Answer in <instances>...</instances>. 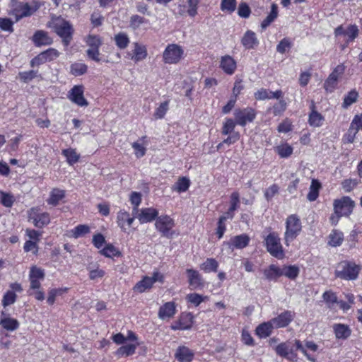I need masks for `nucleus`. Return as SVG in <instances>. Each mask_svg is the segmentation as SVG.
<instances>
[{
    "instance_id": "f257e3e1",
    "label": "nucleus",
    "mask_w": 362,
    "mask_h": 362,
    "mask_svg": "<svg viewBox=\"0 0 362 362\" xmlns=\"http://www.w3.org/2000/svg\"><path fill=\"white\" fill-rule=\"evenodd\" d=\"M319 346L313 341H305L303 345L300 339H294L293 341H282L275 346L274 350L277 356L287 359L291 362H296L298 360L297 351L303 353L304 356L309 361L316 362L315 356L308 353V350L312 352L318 351Z\"/></svg>"
},
{
    "instance_id": "2eb2a0df",
    "label": "nucleus",
    "mask_w": 362,
    "mask_h": 362,
    "mask_svg": "<svg viewBox=\"0 0 362 362\" xmlns=\"http://www.w3.org/2000/svg\"><path fill=\"white\" fill-rule=\"evenodd\" d=\"M194 315L191 312L183 311L179 315L177 320L170 325L171 330H189L193 327Z\"/></svg>"
},
{
    "instance_id": "ea45409f",
    "label": "nucleus",
    "mask_w": 362,
    "mask_h": 362,
    "mask_svg": "<svg viewBox=\"0 0 362 362\" xmlns=\"http://www.w3.org/2000/svg\"><path fill=\"white\" fill-rule=\"evenodd\" d=\"M311 109V112L308 115L309 125L315 127H322L324 117L318 111L315 110V105H312Z\"/></svg>"
},
{
    "instance_id": "72a5a7b5",
    "label": "nucleus",
    "mask_w": 362,
    "mask_h": 362,
    "mask_svg": "<svg viewBox=\"0 0 362 362\" xmlns=\"http://www.w3.org/2000/svg\"><path fill=\"white\" fill-rule=\"evenodd\" d=\"M274 328L271 322H264L256 327L255 335L259 339H267L271 336Z\"/></svg>"
},
{
    "instance_id": "a211bd4d",
    "label": "nucleus",
    "mask_w": 362,
    "mask_h": 362,
    "mask_svg": "<svg viewBox=\"0 0 362 362\" xmlns=\"http://www.w3.org/2000/svg\"><path fill=\"white\" fill-rule=\"evenodd\" d=\"M135 218L136 216L129 214L127 210L124 209H119L116 214L117 226H118L121 231L126 233L134 223Z\"/></svg>"
},
{
    "instance_id": "bf43d9fd",
    "label": "nucleus",
    "mask_w": 362,
    "mask_h": 362,
    "mask_svg": "<svg viewBox=\"0 0 362 362\" xmlns=\"http://www.w3.org/2000/svg\"><path fill=\"white\" fill-rule=\"evenodd\" d=\"M94 267H93L89 265L86 268L87 271L89 272V279L95 280L105 276V270L100 269L98 264H95Z\"/></svg>"
},
{
    "instance_id": "f3484780",
    "label": "nucleus",
    "mask_w": 362,
    "mask_h": 362,
    "mask_svg": "<svg viewBox=\"0 0 362 362\" xmlns=\"http://www.w3.org/2000/svg\"><path fill=\"white\" fill-rule=\"evenodd\" d=\"M9 288H11V290L6 291L1 299V305L4 306V308L16 303L17 300L16 293H22L23 291L21 284L17 281L10 284Z\"/></svg>"
},
{
    "instance_id": "7ed1b4c3",
    "label": "nucleus",
    "mask_w": 362,
    "mask_h": 362,
    "mask_svg": "<svg viewBox=\"0 0 362 362\" xmlns=\"http://www.w3.org/2000/svg\"><path fill=\"white\" fill-rule=\"evenodd\" d=\"M361 266L354 260H341L334 270L335 277L345 281H354L358 279Z\"/></svg>"
},
{
    "instance_id": "864d4df0",
    "label": "nucleus",
    "mask_w": 362,
    "mask_h": 362,
    "mask_svg": "<svg viewBox=\"0 0 362 362\" xmlns=\"http://www.w3.org/2000/svg\"><path fill=\"white\" fill-rule=\"evenodd\" d=\"M115 42L117 48L124 49L129 45L130 40L127 33L120 32L115 35Z\"/></svg>"
},
{
    "instance_id": "dca6fc26",
    "label": "nucleus",
    "mask_w": 362,
    "mask_h": 362,
    "mask_svg": "<svg viewBox=\"0 0 362 362\" xmlns=\"http://www.w3.org/2000/svg\"><path fill=\"white\" fill-rule=\"evenodd\" d=\"M334 35L335 37L340 36L346 37V42L350 44L359 35V29L355 24H349L346 28H344L342 25H340L334 28Z\"/></svg>"
},
{
    "instance_id": "680f3d73",
    "label": "nucleus",
    "mask_w": 362,
    "mask_h": 362,
    "mask_svg": "<svg viewBox=\"0 0 362 362\" xmlns=\"http://www.w3.org/2000/svg\"><path fill=\"white\" fill-rule=\"evenodd\" d=\"M135 350V344H126L120 346L118 350L116 351V354L119 357L129 356L134 354Z\"/></svg>"
},
{
    "instance_id": "052dcab7",
    "label": "nucleus",
    "mask_w": 362,
    "mask_h": 362,
    "mask_svg": "<svg viewBox=\"0 0 362 362\" xmlns=\"http://www.w3.org/2000/svg\"><path fill=\"white\" fill-rule=\"evenodd\" d=\"M228 219L225 216H220L218 220V223H216V235L218 240L221 239L223 237V234L226 231V222Z\"/></svg>"
},
{
    "instance_id": "0eeeda50",
    "label": "nucleus",
    "mask_w": 362,
    "mask_h": 362,
    "mask_svg": "<svg viewBox=\"0 0 362 362\" xmlns=\"http://www.w3.org/2000/svg\"><path fill=\"white\" fill-rule=\"evenodd\" d=\"M53 30L62 39L64 47H68L71 44L74 29L69 21L63 18L57 19L53 23Z\"/></svg>"
},
{
    "instance_id": "9b49d317",
    "label": "nucleus",
    "mask_w": 362,
    "mask_h": 362,
    "mask_svg": "<svg viewBox=\"0 0 362 362\" xmlns=\"http://www.w3.org/2000/svg\"><path fill=\"white\" fill-rule=\"evenodd\" d=\"M28 220L35 228H44L50 223V216L48 212H42L39 206H33L28 210Z\"/></svg>"
},
{
    "instance_id": "412c9836",
    "label": "nucleus",
    "mask_w": 362,
    "mask_h": 362,
    "mask_svg": "<svg viewBox=\"0 0 362 362\" xmlns=\"http://www.w3.org/2000/svg\"><path fill=\"white\" fill-rule=\"evenodd\" d=\"M186 274L191 290H202L204 288V280L197 270L187 269Z\"/></svg>"
},
{
    "instance_id": "f03ea898",
    "label": "nucleus",
    "mask_w": 362,
    "mask_h": 362,
    "mask_svg": "<svg viewBox=\"0 0 362 362\" xmlns=\"http://www.w3.org/2000/svg\"><path fill=\"white\" fill-rule=\"evenodd\" d=\"M45 270L35 265L30 267L28 273L30 288L28 290V296H33L35 299L39 301L45 300V292L42 290L41 281L45 279Z\"/></svg>"
},
{
    "instance_id": "bb28decb",
    "label": "nucleus",
    "mask_w": 362,
    "mask_h": 362,
    "mask_svg": "<svg viewBox=\"0 0 362 362\" xmlns=\"http://www.w3.org/2000/svg\"><path fill=\"white\" fill-rule=\"evenodd\" d=\"M333 333L337 340H346L351 336L352 330L346 324L337 323L333 325Z\"/></svg>"
},
{
    "instance_id": "473e14b6",
    "label": "nucleus",
    "mask_w": 362,
    "mask_h": 362,
    "mask_svg": "<svg viewBox=\"0 0 362 362\" xmlns=\"http://www.w3.org/2000/svg\"><path fill=\"white\" fill-rule=\"evenodd\" d=\"M264 279L269 281H277L279 277L282 276L280 267L274 264H271L263 270Z\"/></svg>"
},
{
    "instance_id": "c03bdc74",
    "label": "nucleus",
    "mask_w": 362,
    "mask_h": 362,
    "mask_svg": "<svg viewBox=\"0 0 362 362\" xmlns=\"http://www.w3.org/2000/svg\"><path fill=\"white\" fill-rule=\"evenodd\" d=\"M218 262L213 257H208L204 263L201 264V270L204 273L209 274L211 272L216 273L218 270Z\"/></svg>"
},
{
    "instance_id": "e433bc0d",
    "label": "nucleus",
    "mask_w": 362,
    "mask_h": 362,
    "mask_svg": "<svg viewBox=\"0 0 362 362\" xmlns=\"http://www.w3.org/2000/svg\"><path fill=\"white\" fill-rule=\"evenodd\" d=\"M343 240H344V235L341 231L337 229L331 230L329 237H327V244L330 247H340Z\"/></svg>"
},
{
    "instance_id": "4d7b16f0",
    "label": "nucleus",
    "mask_w": 362,
    "mask_h": 362,
    "mask_svg": "<svg viewBox=\"0 0 362 362\" xmlns=\"http://www.w3.org/2000/svg\"><path fill=\"white\" fill-rule=\"evenodd\" d=\"M286 102L284 99H279L277 103H275L273 107L269 110V112H271L274 116H281L286 111Z\"/></svg>"
},
{
    "instance_id": "4468645a",
    "label": "nucleus",
    "mask_w": 362,
    "mask_h": 362,
    "mask_svg": "<svg viewBox=\"0 0 362 362\" xmlns=\"http://www.w3.org/2000/svg\"><path fill=\"white\" fill-rule=\"evenodd\" d=\"M37 9V6H33L28 3L18 2L13 7L9 15L15 17V21L17 22L23 18L31 16Z\"/></svg>"
},
{
    "instance_id": "6e6552de",
    "label": "nucleus",
    "mask_w": 362,
    "mask_h": 362,
    "mask_svg": "<svg viewBox=\"0 0 362 362\" xmlns=\"http://www.w3.org/2000/svg\"><path fill=\"white\" fill-rule=\"evenodd\" d=\"M85 42L86 45L89 47L86 50L87 57L92 61L100 62L101 59L99 49L103 45L102 37L98 35L89 34L86 37Z\"/></svg>"
},
{
    "instance_id": "09e8293b",
    "label": "nucleus",
    "mask_w": 362,
    "mask_h": 362,
    "mask_svg": "<svg viewBox=\"0 0 362 362\" xmlns=\"http://www.w3.org/2000/svg\"><path fill=\"white\" fill-rule=\"evenodd\" d=\"M185 299L187 303H189L194 307H198L202 303L208 300V296L201 295L200 293H192L187 294Z\"/></svg>"
},
{
    "instance_id": "39448f33",
    "label": "nucleus",
    "mask_w": 362,
    "mask_h": 362,
    "mask_svg": "<svg viewBox=\"0 0 362 362\" xmlns=\"http://www.w3.org/2000/svg\"><path fill=\"white\" fill-rule=\"evenodd\" d=\"M175 221L170 215L163 214L155 222V228L161 236L171 239L177 233L175 230Z\"/></svg>"
},
{
    "instance_id": "3c124183",
    "label": "nucleus",
    "mask_w": 362,
    "mask_h": 362,
    "mask_svg": "<svg viewBox=\"0 0 362 362\" xmlns=\"http://www.w3.org/2000/svg\"><path fill=\"white\" fill-rule=\"evenodd\" d=\"M88 66L83 63L74 62L70 66V74L75 77L81 76L87 73Z\"/></svg>"
},
{
    "instance_id": "c756f323",
    "label": "nucleus",
    "mask_w": 362,
    "mask_h": 362,
    "mask_svg": "<svg viewBox=\"0 0 362 362\" xmlns=\"http://www.w3.org/2000/svg\"><path fill=\"white\" fill-rule=\"evenodd\" d=\"M240 206V195L238 192H234L230 195V206L223 216L233 220L235 216V211H236Z\"/></svg>"
},
{
    "instance_id": "f8f14e48",
    "label": "nucleus",
    "mask_w": 362,
    "mask_h": 362,
    "mask_svg": "<svg viewBox=\"0 0 362 362\" xmlns=\"http://www.w3.org/2000/svg\"><path fill=\"white\" fill-rule=\"evenodd\" d=\"M234 121L240 127H245L250 123H252L257 117L255 108L246 107L245 108H236L233 112Z\"/></svg>"
},
{
    "instance_id": "9d476101",
    "label": "nucleus",
    "mask_w": 362,
    "mask_h": 362,
    "mask_svg": "<svg viewBox=\"0 0 362 362\" xmlns=\"http://www.w3.org/2000/svg\"><path fill=\"white\" fill-rule=\"evenodd\" d=\"M184 57L182 46L177 44H168L163 54V61L167 64H177Z\"/></svg>"
},
{
    "instance_id": "6ab92c4d",
    "label": "nucleus",
    "mask_w": 362,
    "mask_h": 362,
    "mask_svg": "<svg viewBox=\"0 0 362 362\" xmlns=\"http://www.w3.org/2000/svg\"><path fill=\"white\" fill-rule=\"evenodd\" d=\"M84 88L83 85H75L69 90L67 97L72 103L79 107H87L89 103L83 96Z\"/></svg>"
},
{
    "instance_id": "79ce46f5",
    "label": "nucleus",
    "mask_w": 362,
    "mask_h": 362,
    "mask_svg": "<svg viewBox=\"0 0 362 362\" xmlns=\"http://www.w3.org/2000/svg\"><path fill=\"white\" fill-rule=\"evenodd\" d=\"M69 291L68 287H59L49 289L48 291V297H47V303L52 306L56 303V298Z\"/></svg>"
},
{
    "instance_id": "774afa93",
    "label": "nucleus",
    "mask_w": 362,
    "mask_h": 362,
    "mask_svg": "<svg viewBox=\"0 0 362 362\" xmlns=\"http://www.w3.org/2000/svg\"><path fill=\"white\" fill-rule=\"evenodd\" d=\"M339 78L327 77L324 81L323 88L327 93H332L337 88Z\"/></svg>"
},
{
    "instance_id": "a878e982",
    "label": "nucleus",
    "mask_w": 362,
    "mask_h": 362,
    "mask_svg": "<svg viewBox=\"0 0 362 362\" xmlns=\"http://www.w3.org/2000/svg\"><path fill=\"white\" fill-rule=\"evenodd\" d=\"M177 310L176 309V304L175 302L170 301L163 303L160 306L158 310V317L160 320H166L173 318Z\"/></svg>"
},
{
    "instance_id": "5fc2aeb1",
    "label": "nucleus",
    "mask_w": 362,
    "mask_h": 362,
    "mask_svg": "<svg viewBox=\"0 0 362 362\" xmlns=\"http://www.w3.org/2000/svg\"><path fill=\"white\" fill-rule=\"evenodd\" d=\"M220 9L228 14L233 13L237 9V0H221Z\"/></svg>"
},
{
    "instance_id": "20e7f679",
    "label": "nucleus",
    "mask_w": 362,
    "mask_h": 362,
    "mask_svg": "<svg viewBox=\"0 0 362 362\" xmlns=\"http://www.w3.org/2000/svg\"><path fill=\"white\" fill-rule=\"evenodd\" d=\"M284 241L287 247L300 234L302 226L300 217L294 214L288 215L286 219Z\"/></svg>"
},
{
    "instance_id": "13d9d810",
    "label": "nucleus",
    "mask_w": 362,
    "mask_h": 362,
    "mask_svg": "<svg viewBox=\"0 0 362 362\" xmlns=\"http://www.w3.org/2000/svg\"><path fill=\"white\" fill-rule=\"evenodd\" d=\"M322 299L329 309H332L335 303H337V296L332 291H327L322 293Z\"/></svg>"
},
{
    "instance_id": "6e6d98bb",
    "label": "nucleus",
    "mask_w": 362,
    "mask_h": 362,
    "mask_svg": "<svg viewBox=\"0 0 362 362\" xmlns=\"http://www.w3.org/2000/svg\"><path fill=\"white\" fill-rule=\"evenodd\" d=\"M238 125V123L233 120V118H226L225 122L223 124L222 133L223 136H227L235 133V127Z\"/></svg>"
},
{
    "instance_id": "1a4fd4ad",
    "label": "nucleus",
    "mask_w": 362,
    "mask_h": 362,
    "mask_svg": "<svg viewBox=\"0 0 362 362\" xmlns=\"http://www.w3.org/2000/svg\"><path fill=\"white\" fill-rule=\"evenodd\" d=\"M356 202L351 197L344 195L341 198L334 199L333 201V210L335 214L344 215L346 218H349L353 214Z\"/></svg>"
},
{
    "instance_id": "37998d69",
    "label": "nucleus",
    "mask_w": 362,
    "mask_h": 362,
    "mask_svg": "<svg viewBox=\"0 0 362 362\" xmlns=\"http://www.w3.org/2000/svg\"><path fill=\"white\" fill-rule=\"evenodd\" d=\"M153 283L150 280L148 276H144L141 281H139L133 287L134 292L142 293L153 287Z\"/></svg>"
},
{
    "instance_id": "4be33fe9",
    "label": "nucleus",
    "mask_w": 362,
    "mask_h": 362,
    "mask_svg": "<svg viewBox=\"0 0 362 362\" xmlns=\"http://www.w3.org/2000/svg\"><path fill=\"white\" fill-rule=\"evenodd\" d=\"M159 211L153 207H144L140 209V212L138 213L136 218L141 224L146 223H152L159 218Z\"/></svg>"
},
{
    "instance_id": "5701e85b",
    "label": "nucleus",
    "mask_w": 362,
    "mask_h": 362,
    "mask_svg": "<svg viewBox=\"0 0 362 362\" xmlns=\"http://www.w3.org/2000/svg\"><path fill=\"white\" fill-rule=\"evenodd\" d=\"M219 68L226 75L232 76L237 70V61L230 54L223 55L220 57Z\"/></svg>"
},
{
    "instance_id": "58836bf2",
    "label": "nucleus",
    "mask_w": 362,
    "mask_h": 362,
    "mask_svg": "<svg viewBox=\"0 0 362 362\" xmlns=\"http://www.w3.org/2000/svg\"><path fill=\"white\" fill-rule=\"evenodd\" d=\"M278 6L276 4H272L270 13H269L267 17L261 21V28H262V30H266L270 24L274 22V21L278 18Z\"/></svg>"
},
{
    "instance_id": "393cba45",
    "label": "nucleus",
    "mask_w": 362,
    "mask_h": 362,
    "mask_svg": "<svg viewBox=\"0 0 362 362\" xmlns=\"http://www.w3.org/2000/svg\"><path fill=\"white\" fill-rule=\"evenodd\" d=\"M134 49L127 53V57L134 61V63L142 62L147 57V49L146 45L139 42H134Z\"/></svg>"
},
{
    "instance_id": "c9c22d12",
    "label": "nucleus",
    "mask_w": 362,
    "mask_h": 362,
    "mask_svg": "<svg viewBox=\"0 0 362 362\" xmlns=\"http://www.w3.org/2000/svg\"><path fill=\"white\" fill-rule=\"evenodd\" d=\"M90 228L88 225H78L76 226L75 228H74L71 230H67L66 236L71 238L77 239L78 238H82L86 234L90 233Z\"/></svg>"
},
{
    "instance_id": "49530a36",
    "label": "nucleus",
    "mask_w": 362,
    "mask_h": 362,
    "mask_svg": "<svg viewBox=\"0 0 362 362\" xmlns=\"http://www.w3.org/2000/svg\"><path fill=\"white\" fill-rule=\"evenodd\" d=\"M322 188V184L319 180L313 179L311 181L310 187L307 195L308 200L315 202L319 197L320 189Z\"/></svg>"
},
{
    "instance_id": "e2e57ef3",
    "label": "nucleus",
    "mask_w": 362,
    "mask_h": 362,
    "mask_svg": "<svg viewBox=\"0 0 362 362\" xmlns=\"http://www.w3.org/2000/svg\"><path fill=\"white\" fill-rule=\"evenodd\" d=\"M358 99V93L356 90L353 89L344 96V102H342V107L344 109L348 108L349 106L356 102Z\"/></svg>"
},
{
    "instance_id": "a18cd8bd",
    "label": "nucleus",
    "mask_w": 362,
    "mask_h": 362,
    "mask_svg": "<svg viewBox=\"0 0 362 362\" xmlns=\"http://www.w3.org/2000/svg\"><path fill=\"white\" fill-rule=\"evenodd\" d=\"M100 254L107 258H115L122 256V253L112 243L105 245L104 248L100 250Z\"/></svg>"
},
{
    "instance_id": "0e129e2a",
    "label": "nucleus",
    "mask_w": 362,
    "mask_h": 362,
    "mask_svg": "<svg viewBox=\"0 0 362 362\" xmlns=\"http://www.w3.org/2000/svg\"><path fill=\"white\" fill-rule=\"evenodd\" d=\"M1 204L4 207L11 208L16 202L15 196L10 192L1 191Z\"/></svg>"
},
{
    "instance_id": "cd10ccee",
    "label": "nucleus",
    "mask_w": 362,
    "mask_h": 362,
    "mask_svg": "<svg viewBox=\"0 0 362 362\" xmlns=\"http://www.w3.org/2000/svg\"><path fill=\"white\" fill-rule=\"evenodd\" d=\"M35 47L49 46L53 43V40L45 30L35 32L31 38Z\"/></svg>"
},
{
    "instance_id": "aec40b11",
    "label": "nucleus",
    "mask_w": 362,
    "mask_h": 362,
    "mask_svg": "<svg viewBox=\"0 0 362 362\" xmlns=\"http://www.w3.org/2000/svg\"><path fill=\"white\" fill-rule=\"evenodd\" d=\"M294 317L293 311L285 310L268 322H271L275 329L285 328L293 321Z\"/></svg>"
},
{
    "instance_id": "f704fd0d",
    "label": "nucleus",
    "mask_w": 362,
    "mask_h": 362,
    "mask_svg": "<svg viewBox=\"0 0 362 362\" xmlns=\"http://www.w3.org/2000/svg\"><path fill=\"white\" fill-rule=\"evenodd\" d=\"M65 198V190L59 188H53L49 192V197L47 199V204L53 206L59 204L62 199Z\"/></svg>"
},
{
    "instance_id": "8fccbe9b",
    "label": "nucleus",
    "mask_w": 362,
    "mask_h": 362,
    "mask_svg": "<svg viewBox=\"0 0 362 362\" xmlns=\"http://www.w3.org/2000/svg\"><path fill=\"white\" fill-rule=\"evenodd\" d=\"M62 155L66 158V162L71 166L78 162L80 156L75 148H68L62 150Z\"/></svg>"
},
{
    "instance_id": "338daca9",
    "label": "nucleus",
    "mask_w": 362,
    "mask_h": 362,
    "mask_svg": "<svg viewBox=\"0 0 362 362\" xmlns=\"http://www.w3.org/2000/svg\"><path fill=\"white\" fill-rule=\"evenodd\" d=\"M237 11L238 16L244 19L248 18L252 13V10L250 9L248 4L243 1L238 4Z\"/></svg>"
},
{
    "instance_id": "de8ad7c7",
    "label": "nucleus",
    "mask_w": 362,
    "mask_h": 362,
    "mask_svg": "<svg viewBox=\"0 0 362 362\" xmlns=\"http://www.w3.org/2000/svg\"><path fill=\"white\" fill-rule=\"evenodd\" d=\"M275 152L281 158H287L292 156L293 148L288 143H283L275 147Z\"/></svg>"
},
{
    "instance_id": "ddd939ff",
    "label": "nucleus",
    "mask_w": 362,
    "mask_h": 362,
    "mask_svg": "<svg viewBox=\"0 0 362 362\" xmlns=\"http://www.w3.org/2000/svg\"><path fill=\"white\" fill-rule=\"evenodd\" d=\"M201 0H178L177 13L181 16L194 18L198 13Z\"/></svg>"
},
{
    "instance_id": "4c0bfd02",
    "label": "nucleus",
    "mask_w": 362,
    "mask_h": 362,
    "mask_svg": "<svg viewBox=\"0 0 362 362\" xmlns=\"http://www.w3.org/2000/svg\"><path fill=\"white\" fill-rule=\"evenodd\" d=\"M190 180L187 177H180L177 182L173 185L171 189L177 193H185L190 187Z\"/></svg>"
},
{
    "instance_id": "423d86ee",
    "label": "nucleus",
    "mask_w": 362,
    "mask_h": 362,
    "mask_svg": "<svg viewBox=\"0 0 362 362\" xmlns=\"http://www.w3.org/2000/svg\"><path fill=\"white\" fill-rule=\"evenodd\" d=\"M264 244L267 252L274 257L281 259L285 257V252L277 233L274 231L269 233L264 239Z\"/></svg>"
},
{
    "instance_id": "69168bd1",
    "label": "nucleus",
    "mask_w": 362,
    "mask_h": 362,
    "mask_svg": "<svg viewBox=\"0 0 362 362\" xmlns=\"http://www.w3.org/2000/svg\"><path fill=\"white\" fill-rule=\"evenodd\" d=\"M129 202L133 206V212L137 213L138 208L141 205L142 202V195L141 192H132L129 195Z\"/></svg>"
},
{
    "instance_id": "603ef678",
    "label": "nucleus",
    "mask_w": 362,
    "mask_h": 362,
    "mask_svg": "<svg viewBox=\"0 0 362 362\" xmlns=\"http://www.w3.org/2000/svg\"><path fill=\"white\" fill-rule=\"evenodd\" d=\"M168 108L169 100L161 102L159 106H158L157 108H156L155 112H153V119L156 120L163 119L165 115L167 114Z\"/></svg>"
},
{
    "instance_id": "2f4dec72",
    "label": "nucleus",
    "mask_w": 362,
    "mask_h": 362,
    "mask_svg": "<svg viewBox=\"0 0 362 362\" xmlns=\"http://www.w3.org/2000/svg\"><path fill=\"white\" fill-rule=\"evenodd\" d=\"M194 351L185 346H179L175 353V358L179 362H191L194 360Z\"/></svg>"
},
{
    "instance_id": "c85d7f7f",
    "label": "nucleus",
    "mask_w": 362,
    "mask_h": 362,
    "mask_svg": "<svg viewBox=\"0 0 362 362\" xmlns=\"http://www.w3.org/2000/svg\"><path fill=\"white\" fill-rule=\"evenodd\" d=\"M0 325L3 329L8 332L16 331L20 326L19 321L14 317L6 316L5 311L1 312Z\"/></svg>"
},
{
    "instance_id": "7c9ffc66",
    "label": "nucleus",
    "mask_w": 362,
    "mask_h": 362,
    "mask_svg": "<svg viewBox=\"0 0 362 362\" xmlns=\"http://www.w3.org/2000/svg\"><path fill=\"white\" fill-rule=\"evenodd\" d=\"M242 46L246 49H252L258 46V41L256 33L252 30H247L241 38Z\"/></svg>"
},
{
    "instance_id": "b1692460",
    "label": "nucleus",
    "mask_w": 362,
    "mask_h": 362,
    "mask_svg": "<svg viewBox=\"0 0 362 362\" xmlns=\"http://www.w3.org/2000/svg\"><path fill=\"white\" fill-rule=\"evenodd\" d=\"M250 240V239L247 233H241L230 238L227 245L231 250H243L248 247Z\"/></svg>"
},
{
    "instance_id": "a19ab883",
    "label": "nucleus",
    "mask_w": 362,
    "mask_h": 362,
    "mask_svg": "<svg viewBox=\"0 0 362 362\" xmlns=\"http://www.w3.org/2000/svg\"><path fill=\"white\" fill-rule=\"evenodd\" d=\"M282 276H285L290 280H295L300 274V268L296 265L284 264L281 267Z\"/></svg>"
}]
</instances>
